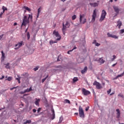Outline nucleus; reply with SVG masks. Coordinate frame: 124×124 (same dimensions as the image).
Instances as JSON below:
<instances>
[{"label": "nucleus", "instance_id": "45", "mask_svg": "<svg viewBox=\"0 0 124 124\" xmlns=\"http://www.w3.org/2000/svg\"><path fill=\"white\" fill-rule=\"evenodd\" d=\"M20 94H24V93H26V92L24 91H22L20 92Z\"/></svg>", "mask_w": 124, "mask_h": 124}, {"label": "nucleus", "instance_id": "42", "mask_svg": "<svg viewBox=\"0 0 124 124\" xmlns=\"http://www.w3.org/2000/svg\"><path fill=\"white\" fill-rule=\"evenodd\" d=\"M89 109H90V107L88 106L86 108L85 111H86V112L89 111Z\"/></svg>", "mask_w": 124, "mask_h": 124}, {"label": "nucleus", "instance_id": "8", "mask_svg": "<svg viewBox=\"0 0 124 124\" xmlns=\"http://www.w3.org/2000/svg\"><path fill=\"white\" fill-rule=\"evenodd\" d=\"M97 16V15L96 14V10L95 9L92 15V23L94 22V21H95V18H96V16Z\"/></svg>", "mask_w": 124, "mask_h": 124}, {"label": "nucleus", "instance_id": "30", "mask_svg": "<svg viewBox=\"0 0 124 124\" xmlns=\"http://www.w3.org/2000/svg\"><path fill=\"white\" fill-rule=\"evenodd\" d=\"M12 79V77H9L7 79H6V80H7V81H11Z\"/></svg>", "mask_w": 124, "mask_h": 124}, {"label": "nucleus", "instance_id": "6", "mask_svg": "<svg viewBox=\"0 0 124 124\" xmlns=\"http://www.w3.org/2000/svg\"><path fill=\"white\" fill-rule=\"evenodd\" d=\"M53 34L56 36V37H58V38L56 39L57 41H60L61 39H62V36L59 33V32L58 31H56V30H54L53 32Z\"/></svg>", "mask_w": 124, "mask_h": 124}, {"label": "nucleus", "instance_id": "57", "mask_svg": "<svg viewBox=\"0 0 124 124\" xmlns=\"http://www.w3.org/2000/svg\"><path fill=\"white\" fill-rule=\"evenodd\" d=\"M115 93H111L110 94V95H113Z\"/></svg>", "mask_w": 124, "mask_h": 124}, {"label": "nucleus", "instance_id": "31", "mask_svg": "<svg viewBox=\"0 0 124 124\" xmlns=\"http://www.w3.org/2000/svg\"><path fill=\"white\" fill-rule=\"evenodd\" d=\"M27 35L28 40H29V39H30L31 37V35H30V32H28L27 33Z\"/></svg>", "mask_w": 124, "mask_h": 124}, {"label": "nucleus", "instance_id": "18", "mask_svg": "<svg viewBox=\"0 0 124 124\" xmlns=\"http://www.w3.org/2000/svg\"><path fill=\"white\" fill-rule=\"evenodd\" d=\"M36 101L35 102V105H37V106H39V102H40V99L36 98Z\"/></svg>", "mask_w": 124, "mask_h": 124}, {"label": "nucleus", "instance_id": "53", "mask_svg": "<svg viewBox=\"0 0 124 124\" xmlns=\"http://www.w3.org/2000/svg\"><path fill=\"white\" fill-rule=\"evenodd\" d=\"M32 111H33V113H35V112H36V109H33Z\"/></svg>", "mask_w": 124, "mask_h": 124}, {"label": "nucleus", "instance_id": "26", "mask_svg": "<svg viewBox=\"0 0 124 124\" xmlns=\"http://www.w3.org/2000/svg\"><path fill=\"white\" fill-rule=\"evenodd\" d=\"M4 65H6L5 66L6 68L7 69L10 68V66H9L10 65V63H8L7 64H4Z\"/></svg>", "mask_w": 124, "mask_h": 124}, {"label": "nucleus", "instance_id": "7", "mask_svg": "<svg viewBox=\"0 0 124 124\" xmlns=\"http://www.w3.org/2000/svg\"><path fill=\"white\" fill-rule=\"evenodd\" d=\"M93 86H96V89L98 90H100V89H102V86H101V84L99 83V82L95 81L94 83H93Z\"/></svg>", "mask_w": 124, "mask_h": 124}, {"label": "nucleus", "instance_id": "15", "mask_svg": "<svg viewBox=\"0 0 124 124\" xmlns=\"http://www.w3.org/2000/svg\"><path fill=\"white\" fill-rule=\"evenodd\" d=\"M52 114L51 115V120H54L55 119V110L52 108L51 109Z\"/></svg>", "mask_w": 124, "mask_h": 124}, {"label": "nucleus", "instance_id": "11", "mask_svg": "<svg viewBox=\"0 0 124 124\" xmlns=\"http://www.w3.org/2000/svg\"><path fill=\"white\" fill-rule=\"evenodd\" d=\"M107 35L108 37H112V38H114V39H118L119 38L118 36L110 34L109 32L107 33Z\"/></svg>", "mask_w": 124, "mask_h": 124}, {"label": "nucleus", "instance_id": "16", "mask_svg": "<svg viewBox=\"0 0 124 124\" xmlns=\"http://www.w3.org/2000/svg\"><path fill=\"white\" fill-rule=\"evenodd\" d=\"M67 27L64 25V23H63V27L62 28V31L63 32V35L65 34V30H66Z\"/></svg>", "mask_w": 124, "mask_h": 124}, {"label": "nucleus", "instance_id": "5", "mask_svg": "<svg viewBox=\"0 0 124 124\" xmlns=\"http://www.w3.org/2000/svg\"><path fill=\"white\" fill-rule=\"evenodd\" d=\"M24 45V42L23 41L17 43L15 45V50H18V49H20L22 46Z\"/></svg>", "mask_w": 124, "mask_h": 124}, {"label": "nucleus", "instance_id": "4", "mask_svg": "<svg viewBox=\"0 0 124 124\" xmlns=\"http://www.w3.org/2000/svg\"><path fill=\"white\" fill-rule=\"evenodd\" d=\"M78 111L79 117L84 119L85 118V113H84V109L81 107V106L79 107Z\"/></svg>", "mask_w": 124, "mask_h": 124}, {"label": "nucleus", "instance_id": "55", "mask_svg": "<svg viewBox=\"0 0 124 124\" xmlns=\"http://www.w3.org/2000/svg\"><path fill=\"white\" fill-rule=\"evenodd\" d=\"M14 26H17V23L16 22L14 23Z\"/></svg>", "mask_w": 124, "mask_h": 124}, {"label": "nucleus", "instance_id": "64", "mask_svg": "<svg viewBox=\"0 0 124 124\" xmlns=\"http://www.w3.org/2000/svg\"><path fill=\"white\" fill-rule=\"evenodd\" d=\"M24 13H26V12H27V11L25 10H24Z\"/></svg>", "mask_w": 124, "mask_h": 124}, {"label": "nucleus", "instance_id": "2", "mask_svg": "<svg viewBox=\"0 0 124 124\" xmlns=\"http://www.w3.org/2000/svg\"><path fill=\"white\" fill-rule=\"evenodd\" d=\"M86 17V15L82 14L79 15V22L80 24H85L87 23V19L85 18Z\"/></svg>", "mask_w": 124, "mask_h": 124}, {"label": "nucleus", "instance_id": "43", "mask_svg": "<svg viewBox=\"0 0 124 124\" xmlns=\"http://www.w3.org/2000/svg\"><path fill=\"white\" fill-rule=\"evenodd\" d=\"M118 96H120L121 97H122L123 98H124V95H123L122 94H118Z\"/></svg>", "mask_w": 124, "mask_h": 124}, {"label": "nucleus", "instance_id": "49", "mask_svg": "<svg viewBox=\"0 0 124 124\" xmlns=\"http://www.w3.org/2000/svg\"><path fill=\"white\" fill-rule=\"evenodd\" d=\"M96 43H96V40H94L93 41V44L95 45Z\"/></svg>", "mask_w": 124, "mask_h": 124}, {"label": "nucleus", "instance_id": "47", "mask_svg": "<svg viewBox=\"0 0 124 124\" xmlns=\"http://www.w3.org/2000/svg\"><path fill=\"white\" fill-rule=\"evenodd\" d=\"M3 34L0 35V40H1L2 38L3 37Z\"/></svg>", "mask_w": 124, "mask_h": 124}, {"label": "nucleus", "instance_id": "10", "mask_svg": "<svg viewBox=\"0 0 124 124\" xmlns=\"http://www.w3.org/2000/svg\"><path fill=\"white\" fill-rule=\"evenodd\" d=\"M113 7L115 12L116 13V16H117L120 13V9H119V7L116 6H114Z\"/></svg>", "mask_w": 124, "mask_h": 124}, {"label": "nucleus", "instance_id": "38", "mask_svg": "<svg viewBox=\"0 0 124 124\" xmlns=\"http://www.w3.org/2000/svg\"><path fill=\"white\" fill-rule=\"evenodd\" d=\"M20 79H21V78L19 77H18V78H16V80H17V81H18L19 84H20Z\"/></svg>", "mask_w": 124, "mask_h": 124}, {"label": "nucleus", "instance_id": "12", "mask_svg": "<svg viewBox=\"0 0 124 124\" xmlns=\"http://www.w3.org/2000/svg\"><path fill=\"white\" fill-rule=\"evenodd\" d=\"M117 113V117L116 118L117 119H120V117H121V111H120V109L119 108L116 109V110Z\"/></svg>", "mask_w": 124, "mask_h": 124}, {"label": "nucleus", "instance_id": "56", "mask_svg": "<svg viewBox=\"0 0 124 124\" xmlns=\"http://www.w3.org/2000/svg\"><path fill=\"white\" fill-rule=\"evenodd\" d=\"M78 112L75 113V115H76L77 116H78Z\"/></svg>", "mask_w": 124, "mask_h": 124}, {"label": "nucleus", "instance_id": "39", "mask_svg": "<svg viewBox=\"0 0 124 124\" xmlns=\"http://www.w3.org/2000/svg\"><path fill=\"white\" fill-rule=\"evenodd\" d=\"M3 13H4V12H3V11H2V12H1L0 13V18H2V15L3 14Z\"/></svg>", "mask_w": 124, "mask_h": 124}, {"label": "nucleus", "instance_id": "22", "mask_svg": "<svg viewBox=\"0 0 124 124\" xmlns=\"http://www.w3.org/2000/svg\"><path fill=\"white\" fill-rule=\"evenodd\" d=\"M31 91H32V89H31V87H30V89H27L24 90L25 93H30Z\"/></svg>", "mask_w": 124, "mask_h": 124}, {"label": "nucleus", "instance_id": "25", "mask_svg": "<svg viewBox=\"0 0 124 124\" xmlns=\"http://www.w3.org/2000/svg\"><path fill=\"white\" fill-rule=\"evenodd\" d=\"M48 77H49V75H47V76L45 78L42 79V83H44V82H45L46 79H47V78H48Z\"/></svg>", "mask_w": 124, "mask_h": 124}, {"label": "nucleus", "instance_id": "54", "mask_svg": "<svg viewBox=\"0 0 124 124\" xmlns=\"http://www.w3.org/2000/svg\"><path fill=\"white\" fill-rule=\"evenodd\" d=\"M116 64H117V63L112 64V67H114V66H115V65H116Z\"/></svg>", "mask_w": 124, "mask_h": 124}, {"label": "nucleus", "instance_id": "34", "mask_svg": "<svg viewBox=\"0 0 124 124\" xmlns=\"http://www.w3.org/2000/svg\"><path fill=\"white\" fill-rule=\"evenodd\" d=\"M124 32V29H122L120 31V34H123Z\"/></svg>", "mask_w": 124, "mask_h": 124}, {"label": "nucleus", "instance_id": "20", "mask_svg": "<svg viewBox=\"0 0 124 124\" xmlns=\"http://www.w3.org/2000/svg\"><path fill=\"white\" fill-rule=\"evenodd\" d=\"M1 53L2 54L1 60L2 61H4V59L5 58V54H4V53H3V51L2 50L1 51Z\"/></svg>", "mask_w": 124, "mask_h": 124}, {"label": "nucleus", "instance_id": "35", "mask_svg": "<svg viewBox=\"0 0 124 124\" xmlns=\"http://www.w3.org/2000/svg\"><path fill=\"white\" fill-rule=\"evenodd\" d=\"M38 68H39V66H37L35 68H33V70L34 71H36L38 70Z\"/></svg>", "mask_w": 124, "mask_h": 124}, {"label": "nucleus", "instance_id": "62", "mask_svg": "<svg viewBox=\"0 0 124 124\" xmlns=\"http://www.w3.org/2000/svg\"><path fill=\"white\" fill-rule=\"evenodd\" d=\"M62 0V1H63V2H64V1L66 0Z\"/></svg>", "mask_w": 124, "mask_h": 124}, {"label": "nucleus", "instance_id": "13", "mask_svg": "<svg viewBox=\"0 0 124 124\" xmlns=\"http://www.w3.org/2000/svg\"><path fill=\"white\" fill-rule=\"evenodd\" d=\"M96 62H98L100 64H102L105 62V61L102 59V58H100L98 60H96Z\"/></svg>", "mask_w": 124, "mask_h": 124}, {"label": "nucleus", "instance_id": "21", "mask_svg": "<svg viewBox=\"0 0 124 124\" xmlns=\"http://www.w3.org/2000/svg\"><path fill=\"white\" fill-rule=\"evenodd\" d=\"M23 8L24 9H25V10H27V11H29V12H31V9H30V8H29L28 7H27L26 6H24L23 7Z\"/></svg>", "mask_w": 124, "mask_h": 124}, {"label": "nucleus", "instance_id": "14", "mask_svg": "<svg viewBox=\"0 0 124 124\" xmlns=\"http://www.w3.org/2000/svg\"><path fill=\"white\" fill-rule=\"evenodd\" d=\"M117 27H118V28L120 29H121V27H122V26H123V23L122 22V21H121L120 20H119L117 21Z\"/></svg>", "mask_w": 124, "mask_h": 124}, {"label": "nucleus", "instance_id": "32", "mask_svg": "<svg viewBox=\"0 0 124 124\" xmlns=\"http://www.w3.org/2000/svg\"><path fill=\"white\" fill-rule=\"evenodd\" d=\"M76 18H77V16H76V15H74L72 17V19L73 20H75V19H76Z\"/></svg>", "mask_w": 124, "mask_h": 124}, {"label": "nucleus", "instance_id": "41", "mask_svg": "<svg viewBox=\"0 0 124 124\" xmlns=\"http://www.w3.org/2000/svg\"><path fill=\"white\" fill-rule=\"evenodd\" d=\"M53 43H56V42H54L52 40L49 41V44H50V45H52V44H53Z\"/></svg>", "mask_w": 124, "mask_h": 124}, {"label": "nucleus", "instance_id": "3", "mask_svg": "<svg viewBox=\"0 0 124 124\" xmlns=\"http://www.w3.org/2000/svg\"><path fill=\"white\" fill-rule=\"evenodd\" d=\"M107 14V13H106V11H105V10H103L102 11V14L101 15L100 18L99 20V22H101L105 19V17H106Z\"/></svg>", "mask_w": 124, "mask_h": 124}, {"label": "nucleus", "instance_id": "46", "mask_svg": "<svg viewBox=\"0 0 124 124\" xmlns=\"http://www.w3.org/2000/svg\"><path fill=\"white\" fill-rule=\"evenodd\" d=\"M108 94H110V93H111V89L108 90V91H107Z\"/></svg>", "mask_w": 124, "mask_h": 124}, {"label": "nucleus", "instance_id": "36", "mask_svg": "<svg viewBox=\"0 0 124 124\" xmlns=\"http://www.w3.org/2000/svg\"><path fill=\"white\" fill-rule=\"evenodd\" d=\"M66 27L67 26V28H69V23H68V22H66L65 25Z\"/></svg>", "mask_w": 124, "mask_h": 124}, {"label": "nucleus", "instance_id": "24", "mask_svg": "<svg viewBox=\"0 0 124 124\" xmlns=\"http://www.w3.org/2000/svg\"><path fill=\"white\" fill-rule=\"evenodd\" d=\"M40 12H41V9L40 8H39L38 9V14L37 16V18H38V17H39V14H40Z\"/></svg>", "mask_w": 124, "mask_h": 124}, {"label": "nucleus", "instance_id": "1", "mask_svg": "<svg viewBox=\"0 0 124 124\" xmlns=\"http://www.w3.org/2000/svg\"><path fill=\"white\" fill-rule=\"evenodd\" d=\"M30 19L31 20V21H32V15L29 14L28 18V16H24L23 18L22 23L21 24V28L22 27H23V26H24V27H26L27 24L30 23Z\"/></svg>", "mask_w": 124, "mask_h": 124}, {"label": "nucleus", "instance_id": "63", "mask_svg": "<svg viewBox=\"0 0 124 124\" xmlns=\"http://www.w3.org/2000/svg\"><path fill=\"white\" fill-rule=\"evenodd\" d=\"M60 59L59 58L57 59V62H59Z\"/></svg>", "mask_w": 124, "mask_h": 124}, {"label": "nucleus", "instance_id": "61", "mask_svg": "<svg viewBox=\"0 0 124 124\" xmlns=\"http://www.w3.org/2000/svg\"><path fill=\"white\" fill-rule=\"evenodd\" d=\"M61 57H62V55H59L58 58H61Z\"/></svg>", "mask_w": 124, "mask_h": 124}, {"label": "nucleus", "instance_id": "51", "mask_svg": "<svg viewBox=\"0 0 124 124\" xmlns=\"http://www.w3.org/2000/svg\"><path fill=\"white\" fill-rule=\"evenodd\" d=\"M4 78V76H2V77L0 78V80H2Z\"/></svg>", "mask_w": 124, "mask_h": 124}, {"label": "nucleus", "instance_id": "44", "mask_svg": "<svg viewBox=\"0 0 124 124\" xmlns=\"http://www.w3.org/2000/svg\"><path fill=\"white\" fill-rule=\"evenodd\" d=\"M56 68H62V67L61 65L56 66Z\"/></svg>", "mask_w": 124, "mask_h": 124}, {"label": "nucleus", "instance_id": "33", "mask_svg": "<svg viewBox=\"0 0 124 124\" xmlns=\"http://www.w3.org/2000/svg\"><path fill=\"white\" fill-rule=\"evenodd\" d=\"M64 101L66 103H68L69 104H70V101H69V100L65 99Z\"/></svg>", "mask_w": 124, "mask_h": 124}, {"label": "nucleus", "instance_id": "40", "mask_svg": "<svg viewBox=\"0 0 124 124\" xmlns=\"http://www.w3.org/2000/svg\"><path fill=\"white\" fill-rule=\"evenodd\" d=\"M95 46H97V47H98L99 46H100V44L98 43H96L95 44Z\"/></svg>", "mask_w": 124, "mask_h": 124}, {"label": "nucleus", "instance_id": "28", "mask_svg": "<svg viewBox=\"0 0 124 124\" xmlns=\"http://www.w3.org/2000/svg\"><path fill=\"white\" fill-rule=\"evenodd\" d=\"M31 120H27L26 122H24L23 124H31Z\"/></svg>", "mask_w": 124, "mask_h": 124}, {"label": "nucleus", "instance_id": "37", "mask_svg": "<svg viewBox=\"0 0 124 124\" xmlns=\"http://www.w3.org/2000/svg\"><path fill=\"white\" fill-rule=\"evenodd\" d=\"M116 55H113V58L111 59L112 62H113V61L115 60V59H116Z\"/></svg>", "mask_w": 124, "mask_h": 124}, {"label": "nucleus", "instance_id": "9", "mask_svg": "<svg viewBox=\"0 0 124 124\" xmlns=\"http://www.w3.org/2000/svg\"><path fill=\"white\" fill-rule=\"evenodd\" d=\"M82 93L83 94V95H89V94H91V92L88 90H87L85 88L82 89Z\"/></svg>", "mask_w": 124, "mask_h": 124}, {"label": "nucleus", "instance_id": "23", "mask_svg": "<svg viewBox=\"0 0 124 124\" xmlns=\"http://www.w3.org/2000/svg\"><path fill=\"white\" fill-rule=\"evenodd\" d=\"M62 121H63V117H62V116H61L58 124H61Z\"/></svg>", "mask_w": 124, "mask_h": 124}, {"label": "nucleus", "instance_id": "17", "mask_svg": "<svg viewBox=\"0 0 124 124\" xmlns=\"http://www.w3.org/2000/svg\"><path fill=\"white\" fill-rule=\"evenodd\" d=\"M87 71H88V67L85 66L84 69L81 70V73L82 74H85V73H86V72H87Z\"/></svg>", "mask_w": 124, "mask_h": 124}, {"label": "nucleus", "instance_id": "59", "mask_svg": "<svg viewBox=\"0 0 124 124\" xmlns=\"http://www.w3.org/2000/svg\"><path fill=\"white\" fill-rule=\"evenodd\" d=\"M27 95H29V94H24V96H26Z\"/></svg>", "mask_w": 124, "mask_h": 124}, {"label": "nucleus", "instance_id": "52", "mask_svg": "<svg viewBox=\"0 0 124 124\" xmlns=\"http://www.w3.org/2000/svg\"><path fill=\"white\" fill-rule=\"evenodd\" d=\"M70 52H72V50H69V51L67 52V54H70Z\"/></svg>", "mask_w": 124, "mask_h": 124}, {"label": "nucleus", "instance_id": "27", "mask_svg": "<svg viewBox=\"0 0 124 124\" xmlns=\"http://www.w3.org/2000/svg\"><path fill=\"white\" fill-rule=\"evenodd\" d=\"M77 81H78V78H74L73 79V82H74V83H75V82H77Z\"/></svg>", "mask_w": 124, "mask_h": 124}, {"label": "nucleus", "instance_id": "50", "mask_svg": "<svg viewBox=\"0 0 124 124\" xmlns=\"http://www.w3.org/2000/svg\"><path fill=\"white\" fill-rule=\"evenodd\" d=\"M16 88L17 87H13V88H10V91H12L13 90H14V89H16Z\"/></svg>", "mask_w": 124, "mask_h": 124}, {"label": "nucleus", "instance_id": "48", "mask_svg": "<svg viewBox=\"0 0 124 124\" xmlns=\"http://www.w3.org/2000/svg\"><path fill=\"white\" fill-rule=\"evenodd\" d=\"M41 110V108H39L38 109V110H37V112H38V113H39V112H40Z\"/></svg>", "mask_w": 124, "mask_h": 124}, {"label": "nucleus", "instance_id": "29", "mask_svg": "<svg viewBox=\"0 0 124 124\" xmlns=\"http://www.w3.org/2000/svg\"><path fill=\"white\" fill-rule=\"evenodd\" d=\"M2 9L3 12H5V10L7 11V8L5 7L4 6H2Z\"/></svg>", "mask_w": 124, "mask_h": 124}, {"label": "nucleus", "instance_id": "58", "mask_svg": "<svg viewBox=\"0 0 124 124\" xmlns=\"http://www.w3.org/2000/svg\"><path fill=\"white\" fill-rule=\"evenodd\" d=\"M75 49H77V47H75L72 50L73 51V50H75Z\"/></svg>", "mask_w": 124, "mask_h": 124}, {"label": "nucleus", "instance_id": "19", "mask_svg": "<svg viewBox=\"0 0 124 124\" xmlns=\"http://www.w3.org/2000/svg\"><path fill=\"white\" fill-rule=\"evenodd\" d=\"M90 5L91 6H93V7H95L98 5V3L95 2V3H90Z\"/></svg>", "mask_w": 124, "mask_h": 124}, {"label": "nucleus", "instance_id": "60", "mask_svg": "<svg viewBox=\"0 0 124 124\" xmlns=\"http://www.w3.org/2000/svg\"><path fill=\"white\" fill-rule=\"evenodd\" d=\"M102 84H103V86H105V83H103Z\"/></svg>", "mask_w": 124, "mask_h": 124}]
</instances>
